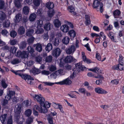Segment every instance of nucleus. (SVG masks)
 <instances>
[{
    "instance_id": "nucleus-55",
    "label": "nucleus",
    "mask_w": 124,
    "mask_h": 124,
    "mask_svg": "<svg viewBox=\"0 0 124 124\" xmlns=\"http://www.w3.org/2000/svg\"><path fill=\"white\" fill-rule=\"evenodd\" d=\"M1 84L2 87L4 88H6L8 86V85L5 83V79L2 80L1 81Z\"/></svg>"
},
{
    "instance_id": "nucleus-42",
    "label": "nucleus",
    "mask_w": 124,
    "mask_h": 124,
    "mask_svg": "<svg viewBox=\"0 0 124 124\" xmlns=\"http://www.w3.org/2000/svg\"><path fill=\"white\" fill-rule=\"evenodd\" d=\"M53 106L55 108H59L61 111V108H62L61 105L59 104H57L54 103L53 104Z\"/></svg>"
},
{
    "instance_id": "nucleus-20",
    "label": "nucleus",
    "mask_w": 124,
    "mask_h": 124,
    "mask_svg": "<svg viewBox=\"0 0 124 124\" xmlns=\"http://www.w3.org/2000/svg\"><path fill=\"white\" fill-rule=\"evenodd\" d=\"M6 15L5 13L2 11H0V20L3 21L6 18Z\"/></svg>"
},
{
    "instance_id": "nucleus-12",
    "label": "nucleus",
    "mask_w": 124,
    "mask_h": 124,
    "mask_svg": "<svg viewBox=\"0 0 124 124\" xmlns=\"http://www.w3.org/2000/svg\"><path fill=\"white\" fill-rule=\"evenodd\" d=\"M8 117L7 115L6 114L2 115L0 116V120L2 124H5V121Z\"/></svg>"
},
{
    "instance_id": "nucleus-43",
    "label": "nucleus",
    "mask_w": 124,
    "mask_h": 124,
    "mask_svg": "<svg viewBox=\"0 0 124 124\" xmlns=\"http://www.w3.org/2000/svg\"><path fill=\"white\" fill-rule=\"evenodd\" d=\"M40 70L35 68L33 69L32 72L34 75L38 74L40 73Z\"/></svg>"
},
{
    "instance_id": "nucleus-64",
    "label": "nucleus",
    "mask_w": 124,
    "mask_h": 124,
    "mask_svg": "<svg viewBox=\"0 0 124 124\" xmlns=\"http://www.w3.org/2000/svg\"><path fill=\"white\" fill-rule=\"evenodd\" d=\"M24 105L26 107L28 106L29 104V102L28 100H26L24 101L23 103Z\"/></svg>"
},
{
    "instance_id": "nucleus-14",
    "label": "nucleus",
    "mask_w": 124,
    "mask_h": 124,
    "mask_svg": "<svg viewBox=\"0 0 124 124\" xmlns=\"http://www.w3.org/2000/svg\"><path fill=\"white\" fill-rule=\"evenodd\" d=\"M113 14L115 18H118L120 16L121 12L119 10L116 9L113 12Z\"/></svg>"
},
{
    "instance_id": "nucleus-30",
    "label": "nucleus",
    "mask_w": 124,
    "mask_h": 124,
    "mask_svg": "<svg viewBox=\"0 0 124 124\" xmlns=\"http://www.w3.org/2000/svg\"><path fill=\"white\" fill-rule=\"evenodd\" d=\"M62 31L64 32H67L69 30V28L66 24H64L62 25Z\"/></svg>"
},
{
    "instance_id": "nucleus-6",
    "label": "nucleus",
    "mask_w": 124,
    "mask_h": 124,
    "mask_svg": "<svg viewBox=\"0 0 124 124\" xmlns=\"http://www.w3.org/2000/svg\"><path fill=\"white\" fill-rule=\"evenodd\" d=\"M76 60L71 55L67 56L64 59L65 62L67 63H70L72 62H75Z\"/></svg>"
},
{
    "instance_id": "nucleus-35",
    "label": "nucleus",
    "mask_w": 124,
    "mask_h": 124,
    "mask_svg": "<svg viewBox=\"0 0 124 124\" xmlns=\"http://www.w3.org/2000/svg\"><path fill=\"white\" fill-rule=\"evenodd\" d=\"M71 81L68 78H67L62 81V84H66L69 85L71 83Z\"/></svg>"
},
{
    "instance_id": "nucleus-45",
    "label": "nucleus",
    "mask_w": 124,
    "mask_h": 124,
    "mask_svg": "<svg viewBox=\"0 0 124 124\" xmlns=\"http://www.w3.org/2000/svg\"><path fill=\"white\" fill-rule=\"evenodd\" d=\"M2 34L4 36H7L9 35V33L5 29L2 30L1 31Z\"/></svg>"
},
{
    "instance_id": "nucleus-33",
    "label": "nucleus",
    "mask_w": 124,
    "mask_h": 124,
    "mask_svg": "<svg viewBox=\"0 0 124 124\" xmlns=\"http://www.w3.org/2000/svg\"><path fill=\"white\" fill-rule=\"evenodd\" d=\"M46 118L50 124H54L53 123V117H51L50 115H47Z\"/></svg>"
},
{
    "instance_id": "nucleus-53",
    "label": "nucleus",
    "mask_w": 124,
    "mask_h": 124,
    "mask_svg": "<svg viewBox=\"0 0 124 124\" xmlns=\"http://www.w3.org/2000/svg\"><path fill=\"white\" fill-rule=\"evenodd\" d=\"M36 23L38 25V26H39V27H42L43 25V21L41 20H37Z\"/></svg>"
},
{
    "instance_id": "nucleus-40",
    "label": "nucleus",
    "mask_w": 124,
    "mask_h": 124,
    "mask_svg": "<svg viewBox=\"0 0 124 124\" xmlns=\"http://www.w3.org/2000/svg\"><path fill=\"white\" fill-rule=\"evenodd\" d=\"M43 31L44 30L41 27H39L38 26V29L35 32L37 34H39L42 33Z\"/></svg>"
},
{
    "instance_id": "nucleus-28",
    "label": "nucleus",
    "mask_w": 124,
    "mask_h": 124,
    "mask_svg": "<svg viewBox=\"0 0 124 124\" xmlns=\"http://www.w3.org/2000/svg\"><path fill=\"white\" fill-rule=\"evenodd\" d=\"M70 39L67 36L64 37L62 39V43L66 45H67L69 43Z\"/></svg>"
},
{
    "instance_id": "nucleus-54",
    "label": "nucleus",
    "mask_w": 124,
    "mask_h": 124,
    "mask_svg": "<svg viewBox=\"0 0 124 124\" xmlns=\"http://www.w3.org/2000/svg\"><path fill=\"white\" fill-rule=\"evenodd\" d=\"M85 68L84 67H80L77 68H76L75 70L74 71H76V72H77V74L78 73L81 71H83L84 70V69Z\"/></svg>"
},
{
    "instance_id": "nucleus-50",
    "label": "nucleus",
    "mask_w": 124,
    "mask_h": 124,
    "mask_svg": "<svg viewBox=\"0 0 124 124\" xmlns=\"http://www.w3.org/2000/svg\"><path fill=\"white\" fill-rule=\"evenodd\" d=\"M68 9L70 12L74 15H76V13L74 11V9L73 7L70 6L69 7Z\"/></svg>"
},
{
    "instance_id": "nucleus-5",
    "label": "nucleus",
    "mask_w": 124,
    "mask_h": 124,
    "mask_svg": "<svg viewBox=\"0 0 124 124\" xmlns=\"http://www.w3.org/2000/svg\"><path fill=\"white\" fill-rule=\"evenodd\" d=\"M76 50L75 45L73 44L68 49L66 50V53L68 54H72Z\"/></svg>"
},
{
    "instance_id": "nucleus-36",
    "label": "nucleus",
    "mask_w": 124,
    "mask_h": 124,
    "mask_svg": "<svg viewBox=\"0 0 124 124\" xmlns=\"http://www.w3.org/2000/svg\"><path fill=\"white\" fill-rule=\"evenodd\" d=\"M29 8L27 6L24 7L23 8V11L25 14H28L29 12Z\"/></svg>"
},
{
    "instance_id": "nucleus-17",
    "label": "nucleus",
    "mask_w": 124,
    "mask_h": 124,
    "mask_svg": "<svg viewBox=\"0 0 124 124\" xmlns=\"http://www.w3.org/2000/svg\"><path fill=\"white\" fill-rule=\"evenodd\" d=\"M89 70L95 72L98 74H100L101 72V70L99 68L97 67H95L92 69H89Z\"/></svg>"
},
{
    "instance_id": "nucleus-47",
    "label": "nucleus",
    "mask_w": 124,
    "mask_h": 124,
    "mask_svg": "<svg viewBox=\"0 0 124 124\" xmlns=\"http://www.w3.org/2000/svg\"><path fill=\"white\" fill-rule=\"evenodd\" d=\"M21 62L20 60L17 59H16L13 60L11 62L12 64H18Z\"/></svg>"
},
{
    "instance_id": "nucleus-34",
    "label": "nucleus",
    "mask_w": 124,
    "mask_h": 124,
    "mask_svg": "<svg viewBox=\"0 0 124 124\" xmlns=\"http://www.w3.org/2000/svg\"><path fill=\"white\" fill-rule=\"evenodd\" d=\"M52 48V46L51 44L50 43H48L45 49L46 51L48 52L51 50Z\"/></svg>"
},
{
    "instance_id": "nucleus-1",
    "label": "nucleus",
    "mask_w": 124,
    "mask_h": 124,
    "mask_svg": "<svg viewBox=\"0 0 124 124\" xmlns=\"http://www.w3.org/2000/svg\"><path fill=\"white\" fill-rule=\"evenodd\" d=\"M34 100L39 102L40 105H43V102L45 101L44 98L40 94H35L33 96Z\"/></svg>"
},
{
    "instance_id": "nucleus-10",
    "label": "nucleus",
    "mask_w": 124,
    "mask_h": 124,
    "mask_svg": "<svg viewBox=\"0 0 124 124\" xmlns=\"http://www.w3.org/2000/svg\"><path fill=\"white\" fill-rule=\"evenodd\" d=\"M14 111L15 114H20L21 111V105L17 104L15 107Z\"/></svg>"
},
{
    "instance_id": "nucleus-15",
    "label": "nucleus",
    "mask_w": 124,
    "mask_h": 124,
    "mask_svg": "<svg viewBox=\"0 0 124 124\" xmlns=\"http://www.w3.org/2000/svg\"><path fill=\"white\" fill-rule=\"evenodd\" d=\"M85 23L86 25H88L91 23L90 16L88 15H85Z\"/></svg>"
},
{
    "instance_id": "nucleus-8",
    "label": "nucleus",
    "mask_w": 124,
    "mask_h": 124,
    "mask_svg": "<svg viewBox=\"0 0 124 124\" xmlns=\"http://www.w3.org/2000/svg\"><path fill=\"white\" fill-rule=\"evenodd\" d=\"M95 91L96 93L99 94H106L108 93L107 91L99 87L95 88Z\"/></svg>"
},
{
    "instance_id": "nucleus-22",
    "label": "nucleus",
    "mask_w": 124,
    "mask_h": 124,
    "mask_svg": "<svg viewBox=\"0 0 124 124\" xmlns=\"http://www.w3.org/2000/svg\"><path fill=\"white\" fill-rule=\"evenodd\" d=\"M32 110L30 109L26 110L24 112V115L25 116L29 117L30 116L32 113Z\"/></svg>"
},
{
    "instance_id": "nucleus-18",
    "label": "nucleus",
    "mask_w": 124,
    "mask_h": 124,
    "mask_svg": "<svg viewBox=\"0 0 124 124\" xmlns=\"http://www.w3.org/2000/svg\"><path fill=\"white\" fill-rule=\"evenodd\" d=\"M52 25L49 23L45 24L44 26V28L45 30L46 31H49L52 27Z\"/></svg>"
},
{
    "instance_id": "nucleus-23",
    "label": "nucleus",
    "mask_w": 124,
    "mask_h": 124,
    "mask_svg": "<svg viewBox=\"0 0 124 124\" xmlns=\"http://www.w3.org/2000/svg\"><path fill=\"white\" fill-rule=\"evenodd\" d=\"M34 118L33 116H31L28 118L26 120V124H31L33 122Z\"/></svg>"
},
{
    "instance_id": "nucleus-58",
    "label": "nucleus",
    "mask_w": 124,
    "mask_h": 124,
    "mask_svg": "<svg viewBox=\"0 0 124 124\" xmlns=\"http://www.w3.org/2000/svg\"><path fill=\"white\" fill-rule=\"evenodd\" d=\"M16 32L15 31H12L10 33V35L11 37L15 38L16 35Z\"/></svg>"
},
{
    "instance_id": "nucleus-27",
    "label": "nucleus",
    "mask_w": 124,
    "mask_h": 124,
    "mask_svg": "<svg viewBox=\"0 0 124 124\" xmlns=\"http://www.w3.org/2000/svg\"><path fill=\"white\" fill-rule=\"evenodd\" d=\"M46 7L49 9H52L54 7V4L52 2H47L46 3Z\"/></svg>"
},
{
    "instance_id": "nucleus-11",
    "label": "nucleus",
    "mask_w": 124,
    "mask_h": 124,
    "mask_svg": "<svg viewBox=\"0 0 124 124\" xmlns=\"http://www.w3.org/2000/svg\"><path fill=\"white\" fill-rule=\"evenodd\" d=\"M21 14L20 13H18L16 15L14 20L15 23H18L21 21Z\"/></svg>"
},
{
    "instance_id": "nucleus-63",
    "label": "nucleus",
    "mask_w": 124,
    "mask_h": 124,
    "mask_svg": "<svg viewBox=\"0 0 124 124\" xmlns=\"http://www.w3.org/2000/svg\"><path fill=\"white\" fill-rule=\"evenodd\" d=\"M124 64H122L119 63L118 64V68H119V70H124V68L123 66Z\"/></svg>"
},
{
    "instance_id": "nucleus-24",
    "label": "nucleus",
    "mask_w": 124,
    "mask_h": 124,
    "mask_svg": "<svg viewBox=\"0 0 124 124\" xmlns=\"http://www.w3.org/2000/svg\"><path fill=\"white\" fill-rule=\"evenodd\" d=\"M68 34L70 36L71 38H74L76 35V33L75 31L74 30H71L68 32Z\"/></svg>"
},
{
    "instance_id": "nucleus-16",
    "label": "nucleus",
    "mask_w": 124,
    "mask_h": 124,
    "mask_svg": "<svg viewBox=\"0 0 124 124\" xmlns=\"http://www.w3.org/2000/svg\"><path fill=\"white\" fill-rule=\"evenodd\" d=\"M114 35V34L112 32H110L108 34V36L110 38L112 41L115 42H116L117 40L115 39Z\"/></svg>"
},
{
    "instance_id": "nucleus-61",
    "label": "nucleus",
    "mask_w": 124,
    "mask_h": 124,
    "mask_svg": "<svg viewBox=\"0 0 124 124\" xmlns=\"http://www.w3.org/2000/svg\"><path fill=\"white\" fill-rule=\"evenodd\" d=\"M17 43V41L15 39L10 40V44L12 45H14L16 44Z\"/></svg>"
},
{
    "instance_id": "nucleus-39",
    "label": "nucleus",
    "mask_w": 124,
    "mask_h": 124,
    "mask_svg": "<svg viewBox=\"0 0 124 124\" xmlns=\"http://www.w3.org/2000/svg\"><path fill=\"white\" fill-rule=\"evenodd\" d=\"M41 1V0H33V3L35 6L38 7Z\"/></svg>"
},
{
    "instance_id": "nucleus-52",
    "label": "nucleus",
    "mask_w": 124,
    "mask_h": 124,
    "mask_svg": "<svg viewBox=\"0 0 124 124\" xmlns=\"http://www.w3.org/2000/svg\"><path fill=\"white\" fill-rule=\"evenodd\" d=\"M20 114H15L14 116V120L17 122H19L20 119Z\"/></svg>"
},
{
    "instance_id": "nucleus-9",
    "label": "nucleus",
    "mask_w": 124,
    "mask_h": 124,
    "mask_svg": "<svg viewBox=\"0 0 124 124\" xmlns=\"http://www.w3.org/2000/svg\"><path fill=\"white\" fill-rule=\"evenodd\" d=\"M60 49L57 48L55 49L53 51L52 54L55 57L58 56L61 53Z\"/></svg>"
},
{
    "instance_id": "nucleus-29",
    "label": "nucleus",
    "mask_w": 124,
    "mask_h": 124,
    "mask_svg": "<svg viewBox=\"0 0 124 124\" xmlns=\"http://www.w3.org/2000/svg\"><path fill=\"white\" fill-rule=\"evenodd\" d=\"M53 22L55 26L57 28L59 27L61 25L60 21L58 19L54 20Z\"/></svg>"
},
{
    "instance_id": "nucleus-25",
    "label": "nucleus",
    "mask_w": 124,
    "mask_h": 124,
    "mask_svg": "<svg viewBox=\"0 0 124 124\" xmlns=\"http://www.w3.org/2000/svg\"><path fill=\"white\" fill-rule=\"evenodd\" d=\"M71 69V66L67 64L63 66V70H62V71H63L64 70H70Z\"/></svg>"
},
{
    "instance_id": "nucleus-26",
    "label": "nucleus",
    "mask_w": 124,
    "mask_h": 124,
    "mask_svg": "<svg viewBox=\"0 0 124 124\" xmlns=\"http://www.w3.org/2000/svg\"><path fill=\"white\" fill-rule=\"evenodd\" d=\"M13 123L12 117V116L10 115L8 117L6 124H13Z\"/></svg>"
},
{
    "instance_id": "nucleus-51",
    "label": "nucleus",
    "mask_w": 124,
    "mask_h": 124,
    "mask_svg": "<svg viewBox=\"0 0 124 124\" xmlns=\"http://www.w3.org/2000/svg\"><path fill=\"white\" fill-rule=\"evenodd\" d=\"M119 63L124 64V58H123L121 55H120L119 58Z\"/></svg>"
},
{
    "instance_id": "nucleus-19",
    "label": "nucleus",
    "mask_w": 124,
    "mask_h": 124,
    "mask_svg": "<svg viewBox=\"0 0 124 124\" xmlns=\"http://www.w3.org/2000/svg\"><path fill=\"white\" fill-rule=\"evenodd\" d=\"M37 16L36 14L33 13L31 14L30 15L29 19V20L31 22H33L35 20Z\"/></svg>"
},
{
    "instance_id": "nucleus-41",
    "label": "nucleus",
    "mask_w": 124,
    "mask_h": 124,
    "mask_svg": "<svg viewBox=\"0 0 124 124\" xmlns=\"http://www.w3.org/2000/svg\"><path fill=\"white\" fill-rule=\"evenodd\" d=\"M54 11L53 9L49 10L48 13V16L50 17H52L54 15Z\"/></svg>"
},
{
    "instance_id": "nucleus-49",
    "label": "nucleus",
    "mask_w": 124,
    "mask_h": 124,
    "mask_svg": "<svg viewBox=\"0 0 124 124\" xmlns=\"http://www.w3.org/2000/svg\"><path fill=\"white\" fill-rule=\"evenodd\" d=\"M10 24V21L8 20H7L3 23V25L4 27H7L9 26Z\"/></svg>"
},
{
    "instance_id": "nucleus-3",
    "label": "nucleus",
    "mask_w": 124,
    "mask_h": 124,
    "mask_svg": "<svg viewBox=\"0 0 124 124\" xmlns=\"http://www.w3.org/2000/svg\"><path fill=\"white\" fill-rule=\"evenodd\" d=\"M29 54L27 52L23 51L22 52L20 51H18L17 52L16 55L18 57H21L22 58H27L29 56Z\"/></svg>"
},
{
    "instance_id": "nucleus-21",
    "label": "nucleus",
    "mask_w": 124,
    "mask_h": 124,
    "mask_svg": "<svg viewBox=\"0 0 124 124\" xmlns=\"http://www.w3.org/2000/svg\"><path fill=\"white\" fill-rule=\"evenodd\" d=\"M25 32V30L23 27L21 26L18 28V32L19 34L22 35L24 34Z\"/></svg>"
},
{
    "instance_id": "nucleus-2",
    "label": "nucleus",
    "mask_w": 124,
    "mask_h": 124,
    "mask_svg": "<svg viewBox=\"0 0 124 124\" xmlns=\"http://www.w3.org/2000/svg\"><path fill=\"white\" fill-rule=\"evenodd\" d=\"M43 105H40L41 106V110L40 111L41 113H45L47 112V108H49L50 107L51 103L47 101H45L43 102Z\"/></svg>"
},
{
    "instance_id": "nucleus-57",
    "label": "nucleus",
    "mask_w": 124,
    "mask_h": 124,
    "mask_svg": "<svg viewBox=\"0 0 124 124\" xmlns=\"http://www.w3.org/2000/svg\"><path fill=\"white\" fill-rule=\"evenodd\" d=\"M21 71L18 70L16 71V72H14V73L16 75H18L20 76L21 77V78H23L25 75H23L20 72Z\"/></svg>"
},
{
    "instance_id": "nucleus-31",
    "label": "nucleus",
    "mask_w": 124,
    "mask_h": 124,
    "mask_svg": "<svg viewBox=\"0 0 124 124\" xmlns=\"http://www.w3.org/2000/svg\"><path fill=\"white\" fill-rule=\"evenodd\" d=\"M27 49V50L28 53H30V54H32L34 52V49L31 46H28Z\"/></svg>"
},
{
    "instance_id": "nucleus-32",
    "label": "nucleus",
    "mask_w": 124,
    "mask_h": 124,
    "mask_svg": "<svg viewBox=\"0 0 124 124\" xmlns=\"http://www.w3.org/2000/svg\"><path fill=\"white\" fill-rule=\"evenodd\" d=\"M27 43L25 41H22L19 45V47L21 49H23L26 47Z\"/></svg>"
},
{
    "instance_id": "nucleus-60",
    "label": "nucleus",
    "mask_w": 124,
    "mask_h": 124,
    "mask_svg": "<svg viewBox=\"0 0 124 124\" xmlns=\"http://www.w3.org/2000/svg\"><path fill=\"white\" fill-rule=\"evenodd\" d=\"M14 3L15 6L19 8L20 7V3L19 0H15L14 1Z\"/></svg>"
},
{
    "instance_id": "nucleus-7",
    "label": "nucleus",
    "mask_w": 124,
    "mask_h": 124,
    "mask_svg": "<svg viewBox=\"0 0 124 124\" xmlns=\"http://www.w3.org/2000/svg\"><path fill=\"white\" fill-rule=\"evenodd\" d=\"M25 79L28 84H31V80H33L34 79L29 75H25L23 78Z\"/></svg>"
},
{
    "instance_id": "nucleus-44",
    "label": "nucleus",
    "mask_w": 124,
    "mask_h": 124,
    "mask_svg": "<svg viewBox=\"0 0 124 124\" xmlns=\"http://www.w3.org/2000/svg\"><path fill=\"white\" fill-rule=\"evenodd\" d=\"M60 41H61V40L59 38H55L54 41V45L55 46H57L59 45Z\"/></svg>"
},
{
    "instance_id": "nucleus-37",
    "label": "nucleus",
    "mask_w": 124,
    "mask_h": 124,
    "mask_svg": "<svg viewBox=\"0 0 124 124\" xmlns=\"http://www.w3.org/2000/svg\"><path fill=\"white\" fill-rule=\"evenodd\" d=\"M34 32V30L32 29H29L26 32V35L28 37L30 36Z\"/></svg>"
},
{
    "instance_id": "nucleus-38",
    "label": "nucleus",
    "mask_w": 124,
    "mask_h": 124,
    "mask_svg": "<svg viewBox=\"0 0 124 124\" xmlns=\"http://www.w3.org/2000/svg\"><path fill=\"white\" fill-rule=\"evenodd\" d=\"M45 60L47 62L49 63L51 62L53 60V57L51 55H49L46 57Z\"/></svg>"
},
{
    "instance_id": "nucleus-48",
    "label": "nucleus",
    "mask_w": 124,
    "mask_h": 124,
    "mask_svg": "<svg viewBox=\"0 0 124 124\" xmlns=\"http://www.w3.org/2000/svg\"><path fill=\"white\" fill-rule=\"evenodd\" d=\"M50 71L53 72L56 70V67L55 65H51L49 68Z\"/></svg>"
},
{
    "instance_id": "nucleus-46",
    "label": "nucleus",
    "mask_w": 124,
    "mask_h": 124,
    "mask_svg": "<svg viewBox=\"0 0 124 124\" xmlns=\"http://www.w3.org/2000/svg\"><path fill=\"white\" fill-rule=\"evenodd\" d=\"M17 50V48L14 46H12L10 47V51L13 54L15 53Z\"/></svg>"
},
{
    "instance_id": "nucleus-59",
    "label": "nucleus",
    "mask_w": 124,
    "mask_h": 124,
    "mask_svg": "<svg viewBox=\"0 0 124 124\" xmlns=\"http://www.w3.org/2000/svg\"><path fill=\"white\" fill-rule=\"evenodd\" d=\"M38 110L40 113V111L41 110V108H40L39 106L37 105L34 106L33 107V110Z\"/></svg>"
},
{
    "instance_id": "nucleus-4",
    "label": "nucleus",
    "mask_w": 124,
    "mask_h": 124,
    "mask_svg": "<svg viewBox=\"0 0 124 124\" xmlns=\"http://www.w3.org/2000/svg\"><path fill=\"white\" fill-rule=\"evenodd\" d=\"M103 4L100 2L95 0L93 3V7L94 8L99 9L101 13H102L103 11Z\"/></svg>"
},
{
    "instance_id": "nucleus-56",
    "label": "nucleus",
    "mask_w": 124,
    "mask_h": 124,
    "mask_svg": "<svg viewBox=\"0 0 124 124\" xmlns=\"http://www.w3.org/2000/svg\"><path fill=\"white\" fill-rule=\"evenodd\" d=\"M34 40V38L31 37L29 38L27 40V42L29 44H31L33 43Z\"/></svg>"
},
{
    "instance_id": "nucleus-62",
    "label": "nucleus",
    "mask_w": 124,
    "mask_h": 124,
    "mask_svg": "<svg viewBox=\"0 0 124 124\" xmlns=\"http://www.w3.org/2000/svg\"><path fill=\"white\" fill-rule=\"evenodd\" d=\"M5 3L2 0H0V9H2L4 8Z\"/></svg>"
},
{
    "instance_id": "nucleus-13",
    "label": "nucleus",
    "mask_w": 124,
    "mask_h": 124,
    "mask_svg": "<svg viewBox=\"0 0 124 124\" xmlns=\"http://www.w3.org/2000/svg\"><path fill=\"white\" fill-rule=\"evenodd\" d=\"M34 47H36V50L39 52H41L42 50V45L39 43H37V44H34L33 45Z\"/></svg>"
}]
</instances>
